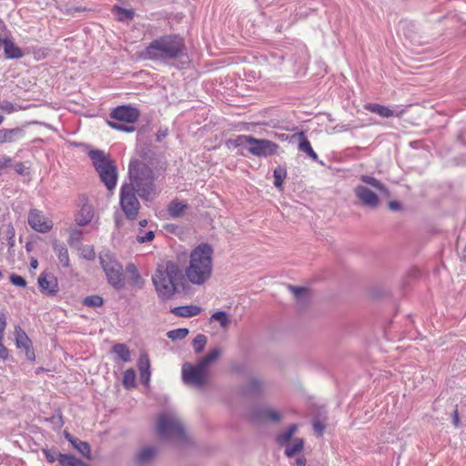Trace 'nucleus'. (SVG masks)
Here are the masks:
<instances>
[{
	"label": "nucleus",
	"mask_w": 466,
	"mask_h": 466,
	"mask_svg": "<svg viewBox=\"0 0 466 466\" xmlns=\"http://www.w3.org/2000/svg\"><path fill=\"white\" fill-rule=\"evenodd\" d=\"M212 255L213 248L208 243H201L191 250L189 263L185 269V275L190 283L200 286L211 278Z\"/></svg>",
	"instance_id": "1"
},
{
	"label": "nucleus",
	"mask_w": 466,
	"mask_h": 466,
	"mask_svg": "<svg viewBox=\"0 0 466 466\" xmlns=\"http://www.w3.org/2000/svg\"><path fill=\"white\" fill-rule=\"evenodd\" d=\"M185 50V41L177 34L165 35L153 40L142 52L145 59L168 61L181 56Z\"/></svg>",
	"instance_id": "2"
},
{
	"label": "nucleus",
	"mask_w": 466,
	"mask_h": 466,
	"mask_svg": "<svg viewBox=\"0 0 466 466\" xmlns=\"http://www.w3.org/2000/svg\"><path fill=\"white\" fill-rule=\"evenodd\" d=\"M183 278L182 270L174 261L168 260L158 265L152 276L158 298L162 300L170 299L177 291Z\"/></svg>",
	"instance_id": "3"
},
{
	"label": "nucleus",
	"mask_w": 466,
	"mask_h": 466,
	"mask_svg": "<svg viewBox=\"0 0 466 466\" xmlns=\"http://www.w3.org/2000/svg\"><path fill=\"white\" fill-rule=\"evenodd\" d=\"M130 183L126 186H133L134 192L145 200H152L157 195L152 169L144 163L135 159L129 164Z\"/></svg>",
	"instance_id": "4"
},
{
	"label": "nucleus",
	"mask_w": 466,
	"mask_h": 466,
	"mask_svg": "<svg viewBox=\"0 0 466 466\" xmlns=\"http://www.w3.org/2000/svg\"><path fill=\"white\" fill-rule=\"evenodd\" d=\"M360 180L365 185H357L353 189L358 201L365 208L370 209L377 208L380 206V201L375 191L385 196H389L388 188L379 179L371 176L361 175L360 177Z\"/></svg>",
	"instance_id": "5"
},
{
	"label": "nucleus",
	"mask_w": 466,
	"mask_h": 466,
	"mask_svg": "<svg viewBox=\"0 0 466 466\" xmlns=\"http://www.w3.org/2000/svg\"><path fill=\"white\" fill-rule=\"evenodd\" d=\"M227 144L228 147H246L251 155L258 157L272 156L279 148V145L270 140L246 135L237 136L235 138L229 139Z\"/></svg>",
	"instance_id": "6"
},
{
	"label": "nucleus",
	"mask_w": 466,
	"mask_h": 466,
	"mask_svg": "<svg viewBox=\"0 0 466 466\" xmlns=\"http://www.w3.org/2000/svg\"><path fill=\"white\" fill-rule=\"evenodd\" d=\"M88 156L102 182L109 191H112L116 187L117 180L116 165L102 150H91Z\"/></svg>",
	"instance_id": "7"
},
{
	"label": "nucleus",
	"mask_w": 466,
	"mask_h": 466,
	"mask_svg": "<svg viewBox=\"0 0 466 466\" xmlns=\"http://www.w3.org/2000/svg\"><path fill=\"white\" fill-rule=\"evenodd\" d=\"M157 431L164 440L186 441V431L179 418L172 412L159 414L157 420Z\"/></svg>",
	"instance_id": "8"
},
{
	"label": "nucleus",
	"mask_w": 466,
	"mask_h": 466,
	"mask_svg": "<svg viewBox=\"0 0 466 466\" xmlns=\"http://www.w3.org/2000/svg\"><path fill=\"white\" fill-rule=\"evenodd\" d=\"M139 111L137 108L131 106H119L114 108L109 116L115 121H108L107 124L114 129L133 132L135 130L134 124L139 117Z\"/></svg>",
	"instance_id": "9"
},
{
	"label": "nucleus",
	"mask_w": 466,
	"mask_h": 466,
	"mask_svg": "<svg viewBox=\"0 0 466 466\" xmlns=\"http://www.w3.org/2000/svg\"><path fill=\"white\" fill-rule=\"evenodd\" d=\"M99 260L108 283L116 289H123L125 280L122 265L109 253L101 254Z\"/></svg>",
	"instance_id": "10"
},
{
	"label": "nucleus",
	"mask_w": 466,
	"mask_h": 466,
	"mask_svg": "<svg viewBox=\"0 0 466 466\" xmlns=\"http://www.w3.org/2000/svg\"><path fill=\"white\" fill-rule=\"evenodd\" d=\"M120 207L126 218L134 221L137 219L141 205L134 192L133 186H126L125 184L120 189Z\"/></svg>",
	"instance_id": "11"
},
{
	"label": "nucleus",
	"mask_w": 466,
	"mask_h": 466,
	"mask_svg": "<svg viewBox=\"0 0 466 466\" xmlns=\"http://www.w3.org/2000/svg\"><path fill=\"white\" fill-rule=\"evenodd\" d=\"M207 376L208 370L200 366L199 362L196 365L186 362L182 366V380L187 385L200 388L205 385Z\"/></svg>",
	"instance_id": "12"
},
{
	"label": "nucleus",
	"mask_w": 466,
	"mask_h": 466,
	"mask_svg": "<svg viewBox=\"0 0 466 466\" xmlns=\"http://www.w3.org/2000/svg\"><path fill=\"white\" fill-rule=\"evenodd\" d=\"M40 291L46 296H55L59 289L57 279L51 273L42 272L38 278Z\"/></svg>",
	"instance_id": "13"
},
{
	"label": "nucleus",
	"mask_w": 466,
	"mask_h": 466,
	"mask_svg": "<svg viewBox=\"0 0 466 466\" xmlns=\"http://www.w3.org/2000/svg\"><path fill=\"white\" fill-rule=\"evenodd\" d=\"M28 224L35 231L46 233L52 228V221L47 219L40 211L33 209L28 214Z\"/></svg>",
	"instance_id": "14"
},
{
	"label": "nucleus",
	"mask_w": 466,
	"mask_h": 466,
	"mask_svg": "<svg viewBox=\"0 0 466 466\" xmlns=\"http://www.w3.org/2000/svg\"><path fill=\"white\" fill-rule=\"evenodd\" d=\"M157 453V450L153 446L143 447L137 452L135 462L137 466H149L153 463Z\"/></svg>",
	"instance_id": "15"
},
{
	"label": "nucleus",
	"mask_w": 466,
	"mask_h": 466,
	"mask_svg": "<svg viewBox=\"0 0 466 466\" xmlns=\"http://www.w3.org/2000/svg\"><path fill=\"white\" fill-rule=\"evenodd\" d=\"M25 136L24 127H17L14 128L0 129V144L15 143L23 139Z\"/></svg>",
	"instance_id": "16"
},
{
	"label": "nucleus",
	"mask_w": 466,
	"mask_h": 466,
	"mask_svg": "<svg viewBox=\"0 0 466 466\" xmlns=\"http://www.w3.org/2000/svg\"><path fill=\"white\" fill-rule=\"evenodd\" d=\"M0 48H3L5 56L9 59H16L23 56L22 50L8 38L0 36Z\"/></svg>",
	"instance_id": "17"
},
{
	"label": "nucleus",
	"mask_w": 466,
	"mask_h": 466,
	"mask_svg": "<svg viewBox=\"0 0 466 466\" xmlns=\"http://www.w3.org/2000/svg\"><path fill=\"white\" fill-rule=\"evenodd\" d=\"M187 208L188 204L186 201L175 198L167 205V211L172 218H178Z\"/></svg>",
	"instance_id": "18"
},
{
	"label": "nucleus",
	"mask_w": 466,
	"mask_h": 466,
	"mask_svg": "<svg viewBox=\"0 0 466 466\" xmlns=\"http://www.w3.org/2000/svg\"><path fill=\"white\" fill-rule=\"evenodd\" d=\"M265 389V382L257 377L251 378L245 388L242 390L245 395H258Z\"/></svg>",
	"instance_id": "19"
},
{
	"label": "nucleus",
	"mask_w": 466,
	"mask_h": 466,
	"mask_svg": "<svg viewBox=\"0 0 466 466\" xmlns=\"http://www.w3.org/2000/svg\"><path fill=\"white\" fill-rule=\"evenodd\" d=\"M170 311L178 317L189 318L198 315L201 312V308L194 305L178 306L171 309Z\"/></svg>",
	"instance_id": "20"
},
{
	"label": "nucleus",
	"mask_w": 466,
	"mask_h": 466,
	"mask_svg": "<svg viewBox=\"0 0 466 466\" xmlns=\"http://www.w3.org/2000/svg\"><path fill=\"white\" fill-rule=\"evenodd\" d=\"M58 462L60 466H88L72 454L58 453Z\"/></svg>",
	"instance_id": "21"
},
{
	"label": "nucleus",
	"mask_w": 466,
	"mask_h": 466,
	"mask_svg": "<svg viewBox=\"0 0 466 466\" xmlns=\"http://www.w3.org/2000/svg\"><path fill=\"white\" fill-rule=\"evenodd\" d=\"M54 250L56 253L58 260L62 266L64 268H68L70 266V259L67 248L64 244H58L56 242L54 244Z\"/></svg>",
	"instance_id": "22"
},
{
	"label": "nucleus",
	"mask_w": 466,
	"mask_h": 466,
	"mask_svg": "<svg viewBox=\"0 0 466 466\" xmlns=\"http://www.w3.org/2000/svg\"><path fill=\"white\" fill-rule=\"evenodd\" d=\"M68 441L84 457H86L88 460L91 459L90 446L86 441H82L76 438H68Z\"/></svg>",
	"instance_id": "23"
},
{
	"label": "nucleus",
	"mask_w": 466,
	"mask_h": 466,
	"mask_svg": "<svg viewBox=\"0 0 466 466\" xmlns=\"http://www.w3.org/2000/svg\"><path fill=\"white\" fill-rule=\"evenodd\" d=\"M299 150L308 154V156L310 158H312L313 160H317L318 155L311 147V145H310L309 141L307 139L305 134L303 132H300L299 134Z\"/></svg>",
	"instance_id": "24"
},
{
	"label": "nucleus",
	"mask_w": 466,
	"mask_h": 466,
	"mask_svg": "<svg viewBox=\"0 0 466 466\" xmlns=\"http://www.w3.org/2000/svg\"><path fill=\"white\" fill-rule=\"evenodd\" d=\"M93 212L89 206H84L76 217V222L78 226L87 225L93 218Z\"/></svg>",
	"instance_id": "25"
},
{
	"label": "nucleus",
	"mask_w": 466,
	"mask_h": 466,
	"mask_svg": "<svg viewBox=\"0 0 466 466\" xmlns=\"http://www.w3.org/2000/svg\"><path fill=\"white\" fill-rule=\"evenodd\" d=\"M304 448V441L303 439L297 438L293 441L292 443L288 444L285 449V455L289 458L294 457L296 454L299 453Z\"/></svg>",
	"instance_id": "26"
},
{
	"label": "nucleus",
	"mask_w": 466,
	"mask_h": 466,
	"mask_svg": "<svg viewBox=\"0 0 466 466\" xmlns=\"http://www.w3.org/2000/svg\"><path fill=\"white\" fill-rule=\"evenodd\" d=\"M365 108L383 117H390L393 116V110L380 104H367Z\"/></svg>",
	"instance_id": "27"
},
{
	"label": "nucleus",
	"mask_w": 466,
	"mask_h": 466,
	"mask_svg": "<svg viewBox=\"0 0 466 466\" xmlns=\"http://www.w3.org/2000/svg\"><path fill=\"white\" fill-rule=\"evenodd\" d=\"M15 343L17 348H28L31 346L32 342L26 333L20 328L15 327Z\"/></svg>",
	"instance_id": "28"
},
{
	"label": "nucleus",
	"mask_w": 466,
	"mask_h": 466,
	"mask_svg": "<svg viewBox=\"0 0 466 466\" xmlns=\"http://www.w3.org/2000/svg\"><path fill=\"white\" fill-rule=\"evenodd\" d=\"M297 430H298V426L296 424L289 425L287 431L279 433L276 437V441H277L278 444L280 446L287 444L291 440L292 436L295 434Z\"/></svg>",
	"instance_id": "29"
},
{
	"label": "nucleus",
	"mask_w": 466,
	"mask_h": 466,
	"mask_svg": "<svg viewBox=\"0 0 466 466\" xmlns=\"http://www.w3.org/2000/svg\"><path fill=\"white\" fill-rule=\"evenodd\" d=\"M112 351L116 353L118 356V358L124 362H128L131 360L130 350L127 349L126 344H115L112 348Z\"/></svg>",
	"instance_id": "30"
},
{
	"label": "nucleus",
	"mask_w": 466,
	"mask_h": 466,
	"mask_svg": "<svg viewBox=\"0 0 466 466\" xmlns=\"http://www.w3.org/2000/svg\"><path fill=\"white\" fill-rule=\"evenodd\" d=\"M113 13L119 21H130L134 18L135 13L131 9H126L117 5L113 7Z\"/></svg>",
	"instance_id": "31"
},
{
	"label": "nucleus",
	"mask_w": 466,
	"mask_h": 466,
	"mask_svg": "<svg viewBox=\"0 0 466 466\" xmlns=\"http://www.w3.org/2000/svg\"><path fill=\"white\" fill-rule=\"evenodd\" d=\"M220 355V350L218 348H214L211 350L200 361V366L205 367L207 370L208 365L215 361Z\"/></svg>",
	"instance_id": "32"
},
{
	"label": "nucleus",
	"mask_w": 466,
	"mask_h": 466,
	"mask_svg": "<svg viewBox=\"0 0 466 466\" xmlns=\"http://www.w3.org/2000/svg\"><path fill=\"white\" fill-rule=\"evenodd\" d=\"M123 385L127 389L136 386V372L133 369L127 370L123 374Z\"/></svg>",
	"instance_id": "33"
},
{
	"label": "nucleus",
	"mask_w": 466,
	"mask_h": 466,
	"mask_svg": "<svg viewBox=\"0 0 466 466\" xmlns=\"http://www.w3.org/2000/svg\"><path fill=\"white\" fill-rule=\"evenodd\" d=\"M208 341L207 336L204 334H198L195 339H193L192 345L194 348V350L197 354H199L203 351L206 344Z\"/></svg>",
	"instance_id": "34"
},
{
	"label": "nucleus",
	"mask_w": 466,
	"mask_h": 466,
	"mask_svg": "<svg viewBox=\"0 0 466 466\" xmlns=\"http://www.w3.org/2000/svg\"><path fill=\"white\" fill-rule=\"evenodd\" d=\"M286 176H287V172H286L285 168H283L281 167H278L274 169L273 177H274V185L276 187L280 188L282 187V184H283V181H284V178L286 177Z\"/></svg>",
	"instance_id": "35"
},
{
	"label": "nucleus",
	"mask_w": 466,
	"mask_h": 466,
	"mask_svg": "<svg viewBox=\"0 0 466 466\" xmlns=\"http://www.w3.org/2000/svg\"><path fill=\"white\" fill-rule=\"evenodd\" d=\"M187 334H188L187 329L179 328V329L169 330L167 333V336L168 339H170L172 340H177V339H182L186 338L187 336Z\"/></svg>",
	"instance_id": "36"
},
{
	"label": "nucleus",
	"mask_w": 466,
	"mask_h": 466,
	"mask_svg": "<svg viewBox=\"0 0 466 466\" xmlns=\"http://www.w3.org/2000/svg\"><path fill=\"white\" fill-rule=\"evenodd\" d=\"M103 298L98 295H91L85 298L83 304L86 307L96 308L103 305Z\"/></svg>",
	"instance_id": "37"
},
{
	"label": "nucleus",
	"mask_w": 466,
	"mask_h": 466,
	"mask_svg": "<svg viewBox=\"0 0 466 466\" xmlns=\"http://www.w3.org/2000/svg\"><path fill=\"white\" fill-rule=\"evenodd\" d=\"M211 319L219 322L222 328H227L229 324V319L225 311H217L212 314Z\"/></svg>",
	"instance_id": "38"
},
{
	"label": "nucleus",
	"mask_w": 466,
	"mask_h": 466,
	"mask_svg": "<svg viewBox=\"0 0 466 466\" xmlns=\"http://www.w3.org/2000/svg\"><path fill=\"white\" fill-rule=\"evenodd\" d=\"M155 238V233L153 230H148L144 233L142 229H139L138 234L137 236V241L138 243H147L151 242Z\"/></svg>",
	"instance_id": "39"
},
{
	"label": "nucleus",
	"mask_w": 466,
	"mask_h": 466,
	"mask_svg": "<svg viewBox=\"0 0 466 466\" xmlns=\"http://www.w3.org/2000/svg\"><path fill=\"white\" fill-rule=\"evenodd\" d=\"M139 372L150 371V361L147 354H142L137 360Z\"/></svg>",
	"instance_id": "40"
},
{
	"label": "nucleus",
	"mask_w": 466,
	"mask_h": 466,
	"mask_svg": "<svg viewBox=\"0 0 466 466\" xmlns=\"http://www.w3.org/2000/svg\"><path fill=\"white\" fill-rule=\"evenodd\" d=\"M262 414L266 419H268V420H270L272 421H276V422L279 421L281 419V416L279 412L274 411L270 409L263 410Z\"/></svg>",
	"instance_id": "41"
},
{
	"label": "nucleus",
	"mask_w": 466,
	"mask_h": 466,
	"mask_svg": "<svg viewBox=\"0 0 466 466\" xmlns=\"http://www.w3.org/2000/svg\"><path fill=\"white\" fill-rule=\"evenodd\" d=\"M9 279H10L11 283L15 286L21 287V288H25L26 286L25 279L19 275L13 273L9 276Z\"/></svg>",
	"instance_id": "42"
},
{
	"label": "nucleus",
	"mask_w": 466,
	"mask_h": 466,
	"mask_svg": "<svg viewBox=\"0 0 466 466\" xmlns=\"http://www.w3.org/2000/svg\"><path fill=\"white\" fill-rule=\"evenodd\" d=\"M43 453L45 454L46 459L49 463H54L56 460L58 461V453H56L55 451L44 449Z\"/></svg>",
	"instance_id": "43"
},
{
	"label": "nucleus",
	"mask_w": 466,
	"mask_h": 466,
	"mask_svg": "<svg viewBox=\"0 0 466 466\" xmlns=\"http://www.w3.org/2000/svg\"><path fill=\"white\" fill-rule=\"evenodd\" d=\"M82 238V231L79 229H74L70 233L69 243L73 245L75 242H80Z\"/></svg>",
	"instance_id": "44"
},
{
	"label": "nucleus",
	"mask_w": 466,
	"mask_h": 466,
	"mask_svg": "<svg viewBox=\"0 0 466 466\" xmlns=\"http://www.w3.org/2000/svg\"><path fill=\"white\" fill-rule=\"evenodd\" d=\"M289 289L297 299H299L301 295L308 291L306 288L296 287L291 285L289 286Z\"/></svg>",
	"instance_id": "45"
},
{
	"label": "nucleus",
	"mask_w": 466,
	"mask_h": 466,
	"mask_svg": "<svg viewBox=\"0 0 466 466\" xmlns=\"http://www.w3.org/2000/svg\"><path fill=\"white\" fill-rule=\"evenodd\" d=\"M131 281L134 286H137L139 289L143 287L144 280L142 279L138 271H136V273H134V275H132Z\"/></svg>",
	"instance_id": "46"
},
{
	"label": "nucleus",
	"mask_w": 466,
	"mask_h": 466,
	"mask_svg": "<svg viewBox=\"0 0 466 466\" xmlns=\"http://www.w3.org/2000/svg\"><path fill=\"white\" fill-rule=\"evenodd\" d=\"M313 429L319 436H321L325 430V425L322 422H320L319 420H315L313 422Z\"/></svg>",
	"instance_id": "47"
},
{
	"label": "nucleus",
	"mask_w": 466,
	"mask_h": 466,
	"mask_svg": "<svg viewBox=\"0 0 466 466\" xmlns=\"http://www.w3.org/2000/svg\"><path fill=\"white\" fill-rule=\"evenodd\" d=\"M4 337H0V359L5 360L8 359V350L3 344Z\"/></svg>",
	"instance_id": "48"
},
{
	"label": "nucleus",
	"mask_w": 466,
	"mask_h": 466,
	"mask_svg": "<svg viewBox=\"0 0 466 466\" xmlns=\"http://www.w3.org/2000/svg\"><path fill=\"white\" fill-rule=\"evenodd\" d=\"M6 327V318L4 313H0V337H4Z\"/></svg>",
	"instance_id": "49"
},
{
	"label": "nucleus",
	"mask_w": 466,
	"mask_h": 466,
	"mask_svg": "<svg viewBox=\"0 0 466 466\" xmlns=\"http://www.w3.org/2000/svg\"><path fill=\"white\" fill-rule=\"evenodd\" d=\"M389 208L392 211H399L401 209V204L399 201L391 200L389 202Z\"/></svg>",
	"instance_id": "50"
},
{
	"label": "nucleus",
	"mask_w": 466,
	"mask_h": 466,
	"mask_svg": "<svg viewBox=\"0 0 466 466\" xmlns=\"http://www.w3.org/2000/svg\"><path fill=\"white\" fill-rule=\"evenodd\" d=\"M167 136V129H159L157 134V141H162Z\"/></svg>",
	"instance_id": "51"
},
{
	"label": "nucleus",
	"mask_w": 466,
	"mask_h": 466,
	"mask_svg": "<svg viewBox=\"0 0 466 466\" xmlns=\"http://www.w3.org/2000/svg\"><path fill=\"white\" fill-rule=\"evenodd\" d=\"M140 379L143 383L147 384L150 380V371L140 372Z\"/></svg>",
	"instance_id": "52"
},
{
	"label": "nucleus",
	"mask_w": 466,
	"mask_h": 466,
	"mask_svg": "<svg viewBox=\"0 0 466 466\" xmlns=\"http://www.w3.org/2000/svg\"><path fill=\"white\" fill-rule=\"evenodd\" d=\"M24 349L25 350V355H26L27 360H29L31 361L35 360V353H34L31 346L28 348H24Z\"/></svg>",
	"instance_id": "53"
},
{
	"label": "nucleus",
	"mask_w": 466,
	"mask_h": 466,
	"mask_svg": "<svg viewBox=\"0 0 466 466\" xmlns=\"http://www.w3.org/2000/svg\"><path fill=\"white\" fill-rule=\"evenodd\" d=\"M1 108L7 112H12L14 110V106L12 103H10L8 101H5L3 103V105L1 106Z\"/></svg>",
	"instance_id": "54"
},
{
	"label": "nucleus",
	"mask_w": 466,
	"mask_h": 466,
	"mask_svg": "<svg viewBox=\"0 0 466 466\" xmlns=\"http://www.w3.org/2000/svg\"><path fill=\"white\" fill-rule=\"evenodd\" d=\"M14 232L12 230H8L7 232V240H8V245L10 247H13L15 245V239H14Z\"/></svg>",
	"instance_id": "55"
},
{
	"label": "nucleus",
	"mask_w": 466,
	"mask_h": 466,
	"mask_svg": "<svg viewBox=\"0 0 466 466\" xmlns=\"http://www.w3.org/2000/svg\"><path fill=\"white\" fill-rule=\"evenodd\" d=\"M25 165L22 163V162H19L15 165V171L18 173V174H24L25 172Z\"/></svg>",
	"instance_id": "56"
},
{
	"label": "nucleus",
	"mask_w": 466,
	"mask_h": 466,
	"mask_svg": "<svg viewBox=\"0 0 466 466\" xmlns=\"http://www.w3.org/2000/svg\"><path fill=\"white\" fill-rule=\"evenodd\" d=\"M460 423L459 414L457 409L453 411V424L458 427Z\"/></svg>",
	"instance_id": "57"
},
{
	"label": "nucleus",
	"mask_w": 466,
	"mask_h": 466,
	"mask_svg": "<svg viewBox=\"0 0 466 466\" xmlns=\"http://www.w3.org/2000/svg\"><path fill=\"white\" fill-rule=\"evenodd\" d=\"M295 466H306V459L299 457L296 460Z\"/></svg>",
	"instance_id": "58"
},
{
	"label": "nucleus",
	"mask_w": 466,
	"mask_h": 466,
	"mask_svg": "<svg viewBox=\"0 0 466 466\" xmlns=\"http://www.w3.org/2000/svg\"><path fill=\"white\" fill-rule=\"evenodd\" d=\"M38 267V261L35 258H31L30 259V268L35 269Z\"/></svg>",
	"instance_id": "59"
},
{
	"label": "nucleus",
	"mask_w": 466,
	"mask_h": 466,
	"mask_svg": "<svg viewBox=\"0 0 466 466\" xmlns=\"http://www.w3.org/2000/svg\"><path fill=\"white\" fill-rule=\"evenodd\" d=\"M127 270L131 273L132 275H134V273H136V271H137L136 266L134 264H129L127 267Z\"/></svg>",
	"instance_id": "60"
},
{
	"label": "nucleus",
	"mask_w": 466,
	"mask_h": 466,
	"mask_svg": "<svg viewBox=\"0 0 466 466\" xmlns=\"http://www.w3.org/2000/svg\"><path fill=\"white\" fill-rule=\"evenodd\" d=\"M147 223H148V222H147V219H142V220H140V221H139V223H138V225H139V227H140V229H142V230H143V228H144L145 227H147Z\"/></svg>",
	"instance_id": "61"
},
{
	"label": "nucleus",
	"mask_w": 466,
	"mask_h": 466,
	"mask_svg": "<svg viewBox=\"0 0 466 466\" xmlns=\"http://www.w3.org/2000/svg\"><path fill=\"white\" fill-rule=\"evenodd\" d=\"M86 258L87 259H94L95 258V252L93 249H91L89 251V253H87V255L85 256Z\"/></svg>",
	"instance_id": "62"
},
{
	"label": "nucleus",
	"mask_w": 466,
	"mask_h": 466,
	"mask_svg": "<svg viewBox=\"0 0 466 466\" xmlns=\"http://www.w3.org/2000/svg\"><path fill=\"white\" fill-rule=\"evenodd\" d=\"M461 257L462 258L466 259V244L463 249L461 250Z\"/></svg>",
	"instance_id": "63"
},
{
	"label": "nucleus",
	"mask_w": 466,
	"mask_h": 466,
	"mask_svg": "<svg viewBox=\"0 0 466 466\" xmlns=\"http://www.w3.org/2000/svg\"><path fill=\"white\" fill-rule=\"evenodd\" d=\"M66 438L68 440V438H73L70 434L66 433Z\"/></svg>",
	"instance_id": "64"
}]
</instances>
